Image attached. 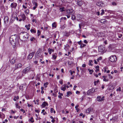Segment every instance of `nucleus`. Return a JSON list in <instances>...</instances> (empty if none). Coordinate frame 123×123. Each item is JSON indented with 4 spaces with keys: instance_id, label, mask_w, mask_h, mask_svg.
<instances>
[{
    "instance_id": "nucleus-1",
    "label": "nucleus",
    "mask_w": 123,
    "mask_h": 123,
    "mask_svg": "<svg viewBox=\"0 0 123 123\" xmlns=\"http://www.w3.org/2000/svg\"><path fill=\"white\" fill-rule=\"evenodd\" d=\"M16 35L15 34L12 35L10 38V43L13 47L18 45L19 44L18 38L16 37Z\"/></svg>"
},
{
    "instance_id": "nucleus-2",
    "label": "nucleus",
    "mask_w": 123,
    "mask_h": 123,
    "mask_svg": "<svg viewBox=\"0 0 123 123\" xmlns=\"http://www.w3.org/2000/svg\"><path fill=\"white\" fill-rule=\"evenodd\" d=\"M20 35H22L23 37V38L25 39V41H27L28 40L29 37L28 34L26 32H22L21 33Z\"/></svg>"
},
{
    "instance_id": "nucleus-3",
    "label": "nucleus",
    "mask_w": 123,
    "mask_h": 123,
    "mask_svg": "<svg viewBox=\"0 0 123 123\" xmlns=\"http://www.w3.org/2000/svg\"><path fill=\"white\" fill-rule=\"evenodd\" d=\"M73 11V10L71 9H68L66 11V16L68 18H69L70 17V15L72 14Z\"/></svg>"
},
{
    "instance_id": "nucleus-4",
    "label": "nucleus",
    "mask_w": 123,
    "mask_h": 123,
    "mask_svg": "<svg viewBox=\"0 0 123 123\" xmlns=\"http://www.w3.org/2000/svg\"><path fill=\"white\" fill-rule=\"evenodd\" d=\"M98 51L101 53H103L105 52V46L101 45L98 47Z\"/></svg>"
},
{
    "instance_id": "nucleus-5",
    "label": "nucleus",
    "mask_w": 123,
    "mask_h": 123,
    "mask_svg": "<svg viewBox=\"0 0 123 123\" xmlns=\"http://www.w3.org/2000/svg\"><path fill=\"white\" fill-rule=\"evenodd\" d=\"M30 66L28 67L23 70L22 72L24 74H26L30 71Z\"/></svg>"
},
{
    "instance_id": "nucleus-6",
    "label": "nucleus",
    "mask_w": 123,
    "mask_h": 123,
    "mask_svg": "<svg viewBox=\"0 0 123 123\" xmlns=\"http://www.w3.org/2000/svg\"><path fill=\"white\" fill-rule=\"evenodd\" d=\"M110 60L112 62L116 61L117 60L116 56L114 55L111 56L109 58Z\"/></svg>"
},
{
    "instance_id": "nucleus-7",
    "label": "nucleus",
    "mask_w": 123,
    "mask_h": 123,
    "mask_svg": "<svg viewBox=\"0 0 123 123\" xmlns=\"http://www.w3.org/2000/svg\"><path fill=\"white\" fill-rule=\"evenodd\" d=\"M40 52L39 51H38L36 53L35 55V59L37 60L38 59V58L40 57L41 55L40 54Z\"/></svg>"
},
{
    "instance_id": "nucleus-8",
    "label": "nucleus",
    "mask_w": 123,
    "mask_h": 123,
    "mask_svg": "<svg viewBox=\"0 0 123 123\" xmlns=\"http://www.w3.org/2000/svg\"><path fill=\"white\" fill-rule=\"evenodd\" d=\"M17 6V4L15 2H13L11 4L10 6L12 8H15Z\"/></svg>"
},
{
    "instance_id": "nucleus-9",
    "label": "nucleus",
    "mask_w": 123,
    "mask_h": 123,
    "mask_svg": "<svg viewBox=\"0 0 123 123\" xmlns=\"http://www.w3.org/2000/svg\"><path fill=\"white\" fill-rule=\"evenodd\" d=\"M22 66L21 64L19 63L18 64L15 65V69H17L20 68Z\"/></svg>"
},
{
    "instance_id": "nucleus-10",
    "label": "nucleus",
    "mask_w": 123,
    "mask_h": 123,
    "mask_svg": "<svg viewBox=\"0 0 123 123\" xmlns=\"http://www.w3.org/2000/svg\"><path fill=\"white\" fill-rule=\"evenodd\" d=\"M97 5L98 6L102 7L104 6V3L102 1H100L97 3Z\"/></svg>"
},
{
    "instance_id": "nucleus-11",
    "label": "nucleus",
    "mask_w": 123,
    "mask_h": 123,
    "mask_svg": "<svg viewBox=\"0 0 123 123\" xmlns=\"http://www.w3.org/2000/svg\"><path fill=\"white\" fill-rule=\"evenodd\" d=\"M4 23L5 24L8 23L9 21L8 18L7 16H5L4 18Z\"/></svg>"
},
{
    "instance_id": "nucleus-12",
    "label": "nucleus",
    "mask_w": 123,
    "mask_h": 123,
    "mask_svg": "<svg viewBox=\"0 0 123 123\" xmlns=\"http://www.w3.org/2000/svg\"><path fill=\"white\" fill-rule=\"evenodd\" d=\"M34 53L35 52H33L30 53L28 56V59H31L33 57Z\"/></svg>"
},
{
    "instance_id": "nucleus-13",
    "label": "nucleus",
    "mask_w": 123,
    "mask_h": 123,
    "mask_svg": "<svg viewBox=\"0 0 123 123\" xmlns=\"http://www.w3.org/2000/svg\"><path fill=\"white\" fill-rule=\"evenodd\" d=\"M16 57H14L10 61V62L12 64H14L16 62Z\"/></svg>"
},
{
    "instance_id": "nucleus-14",
    "label": "nucleus",
    "mask_w": 123,
    "mask_h": 123,
    "mask_svg": "<svg viewBox=\"0 0 123 123\" xmlns=\"http://www.w3.org/2000/svg\"><path fill=\"white\" fill-rule=\"evenodd\" d=\"M33 4L35 6L33 7V9L35 10L37 7L38 6L37 3L35 2H33Z\"/></svg>"
},
{
    "instance_id": "nucleus-15",
    "label": "nucleus",
    "mask_w": 123,
    "mask_h": 123,
    "mask_svg": "<svg viewBox=\"0 0 123 123\" xmlns=\"http://www.w3.org/2000/svg\"><path fill=\"white\" fill-rule=\"evenodd\" d=\"M92 110L93 109L92 108H89L86 110V113H89L92 111Z\"/></svg>"
},
{
    "instance_id": "nucleus-16",
    "label": "nucleus",
    "mask_w": 123,
    "mask_h": 123,
    "mask_svg": "<svg viewBox=\"0 0 123 123\" xmlns=\"http://www.w3.org/2000/svg\"><path fill=\"white\" fill-rule=\"evenodd\" d=\"M20 17L22 19L23 21H24L26 19V17L25 14H24L21 15Z\"/></svg>"
},
{
    "instance_id": "nucleus-17",
    "label": "nucleus",
    "mask_w": 123,
    "mask_h": 123,
    "mask_svg": "<svg viewBox=\"0 0 123 123\" xmlns=\"http://www.w3.org/2000/svg\"><path fill=\"white\" fill-rule=\"evenodd\" d=\"M46 105L48 106V104L45 102H44L43 103L42 105V107H44Z\"/></svg>"
},
{
    "instance_id": "nucleus-18",
    "label": "nucleus",
    "mask_w": 123,
    "mask_h": 123,
    "mask_svg": "<svg viewBox=\"0 0 123 123\" xmlns=\"http://www.w3.org/2000/svg\"><path fill=\"white\" fill-rule=\"evenodd\" d=\"M31 25L28 24V25H26L25 26V27L28 30H29L30 29V26Z\"/></svg>"
},
{
    "instance_id": "nucleus-19",
    "label": "nucleus",
    "mask_w": 123,
    "mask_h": 123,
    "mask_svg": "<svg viewBox=\"0 0 123 123\" xmlns=\"http://www.w3.org/2000/svg\"><path fill=\"white\" fill-rule=\"evenodd\" d=\"M77 3L78 5L79 6H81L82 5V3L80 1H77Z\"/></svg>"
},
{
    "instance_id": "nucleus-20",
    "label": "nucleus",
    "mask_w": 123,
    "mask_h": 123,
    "mask_svg": "<svg viewBox=\"0 0 123 123\" xmlns=\"http://www.w3.org/2000/svg\"><path fill=\"white\" fill-rule=\"evenodd\" d=\"M72 94V93L71 92L68 91V92H67V95L66 96L67 97H68L69 96V95H71Z\"/></svg>"
},
{
    "instance_id": "nucleus-21",
    "label": "nucleus",
    "mask_w": 123,
    "mask_h": 123,
    "mask_svg": "<svg viewBox=\"0 0 123 123\" xmlns=\"http://www.w3.org/2000/svg\"><path fill=\"white\" fill-rule=\"evenodd\" d=\"M88 70L89 72V74H92V73L94 71L93 70H91L89 69H88Z\"/></svg>"
},
{
    "instance_id": "nucleus-22",
    "label": "nucleus",
    "mask_w": 123,
    "mask_h": 123,
    "mask_svg": "<svg viewBox=\"0 0 123 123\" xmlns=\"http://www.w3.org/2000/svg\"><path fill=\"white\" fill-rule=\"evenodd\" d=\"M97 100L98 101L100 102L101 101V97L99 96H98L97 97Z\"/></svg>"
},
{
    "instance_id": "nucleus-23",
    "label": "nucleus",
    "mask_w": 123,
    "mask_h": 123,
    "mask_svg": "<svg viewBox=\"0 0 123 123\" xmlns=\"http://www.w3.org/2000/svg\"><path fill=\"white\" fill-rule=\"evenodd\" d=\"M29 121L32 123H33L34 122L33 118V117H31L29 119Z\"/></svg>"
},
{
    "instance_id": "nucleus-24",
    "label": "nucleus",
    "mask_w": 123,
    "mask_h": 123,
    "mask_svg": "<svg viewBox=\"0 0 123 123\" xmlns=\"http://www.w3.org/2000/svg\"><path fill=\"white\" fill-rule=\"evenodd\" d=\"M77 17L79 19H80L81 18L82 16L81 15L78 14H77Z\"/></svg>"
},
{
    "instance_id": "nucleus-25",
    "label": "nucleus",
    "mask_w": 123,
    "mask_h": 123,
    "mask_svg": "<svg viewBox=\"0 0 123 123\" xmlns=\"http://www.w3.org/2000/svg\"><path fill=\"white\" fill-rule=\"evenodd\" d=\"M86 46V44H84L83 43H82L80 45V47L81 48H82L85 46Z\"/></svg>"
},
{
    "instance_id": "nucleus-26",
    "label": "nucleus",
    "mask_w": 123,
    "mask_h": 123,
    "mask_svg": "<svg viewBox=\"0 0 123 123\" xmlns=\"http://www.w3.org/2000/svg\"><path fill=\"white\" fill-rule=\"evenodd\" d=\"M29 10L28 9H27L25 11V14H29Z\"/></svg>"
},
{
    "instance_id": "nucleus-27",
    "label": "nucleus",
    "mask_w": 123,
    "mask_h": 123,
    "mask_svg": "<svg viewBox=\"0 0 123 123\" xmlns=\"http://www.w3.org/2000/svg\"><path fill=\"white\" fill-rule=\"evenodd\" d=\"M112 5L113 6H116L117 5V3L116 2H112L111 3Z\"/></svg>"
},
{
    "instance_id": "nucleus-28",
    "label": "nucleus",
    "mask_w": 123,
    "mask_h": 123,
    "mask_svg": "<svg viewBox=\"0 0 123 123\" xmlns=\"http://www.w3.org/2000/svg\"><path fill=\"white\" fill-rule=\"evenodd\" d=\"M52 49L49 48L48 49V52L50 54H51L52 52Z\"/></svg>"
},
{
    "instance_id": "nucleus-29",
    "label": "nucleus",
    "mask_w": 123,
    "mask_h": 123,
    "mask_svg": "<svg viewBox=\"0 0 123 123\" xmlns=\"http://www.w3.org/2000/svg\"><path fill=\"white\" fill-rule=\"evenodd\" d=\"M30 31L32 33H35L36 32V31L33 29H31Z\"/></svg>"
},
{
    "instance_id": "nucleus-30",
    "label": "nucleus",
    "mask_w": 123,
    "mask_h": 123,
    "mask_svg": "<svg viewBox=\"0 0 123 123\" xmlns=\"http://www.w3.org/2000/svg\"><path fill=\"white\" fill-rule=\"evenodd\" d=\"M90 91H91V92H92V93H93L95 92V90L94 88H92L90 89Z\"/></svg>"
},
{
    "instance_id": "nucleus-31",
    "label": "nucleus",
    "mask_w": 123,
    "mask_h": 123,
    "mask_svg": "<svg viewBox=\"0 0 123 123\" xmlns=\"http://www.w3.org/2000/svg\"><path fill=\"white\" fill-rule=\"evenodd\" d=\"M66 18L65 17H62L60 18V22H61L63 19L66 20Z\"/></svg>"
},
{
    "instance_id": "nucleus-32",
    "label": "nucleus",
    "mask_w": 123,
    "mask_h": 123,
    "mask_svg": "<svg viewBox=\"0 0 123 123\" xmlns=\"http://www.w3.org/2000/svg\"><path fill=\"white\" fill-rule=\"evenodd\" d=\"M76 17L74 15H72V20H75V19Z\"/></svg>"
},
{
    "instance_id": "nucleus-33",
    "label": "nucleus",
    "mask_w": 123,
    "mask_h": 123,
    "mask_svg": "<svg viewBox=\"0 0 123 123\" xmlns=\"http://www.w3.org/2000/svg\"><path fill=\"white\" fill-rule=\"evenodd\" d=\"M48 84V82H46V83H44V86L45 88L47 87V85Z\"/></svg>"
},
{
    "instance_id": "nucleus-34",
    "label": "nucleus",
    "mask_w": 123,
    "mask_h": 123,
    "mask_svg": "<svg viewBox=\"0 0 123 123\" xmlns=\"http://www.w3.org/2000/svg\"><path fill=\"white\" fill-rule=\"evenodd\" d=\"M52 25L53 27L56 28V23L55 22H54L53 23Z\"/></svg>"
},
{
    "instance_id": "nucleus-35",
    "label": "nucleus",
    "mask_w": 123,
    "mask_h": 123,
    "mask_svg": "<svg viewBox=\"0 0 123 123\" xmlns=\"http://www.w3.org/2000/svg\"><path fill=\"white\" fill-rule=\"evenodd\" d=\"M66 88L65 87H63L61 88V89L63 91H65L66 90Z\"/></svg>"
},
{
    "instance_id": "nucleus-36",
    "label": "nucleus",
    "mask_w": 123,
    "mask_h": 123,
    "mask_svg": "<svg viewBox=\"0 0 123 123\" xmlns=\"http://www.w3.org/2000/svg\"><path fill=\"white\" fill-rule=\"evenodd\" d=\"M91 93H92L91 91H90V90H89L87 91V93L88 95H89L91 94Z\"/></svg>"
},
{
    "instance_id": "nucleus-37",
    "label": "nucleus",
    "mask_w": 123,
    "mask_h": 123,
    "mask_svg": "<svg viewBox=\"0 0 123 123\" xmlns=\"http://www.w3.org/2000/svg\"><path fill=\"white\" fill-rule=\"evenodd\" d=\"M104 10L102 9L101 10V12L100 13V15H102L104 14Z\"/></svg>"
},
{
    "instance_id": "nucleus-38",
    "label": "nucleus",
    "mask_w": 123,
    "mask_h": 123,
    "mask_svg": "<svg viewBox=\"0 0 123 123\" xmlns=\"http://www.w3.org/2000/svg\"><path fill=\"white\" fill-rule=\"evenodd\" d=\"M64 9V8L63 7L62 8H60V11L61 12H62L64 11H65V10Z\"/></svg>"
},
{
    "instance_id": "nucleus-39",
    "label": "nucleus",
    "mask_w": 123,
    "mask_h": 123,
    "mask_svg": "<svg viewBox=\"0 0 123 123\" xmlns=\"http://www.w3.org/2000/svg\"><path fill=\"white\" fill-rule=\"evenodd\" d=\"M15 105L16 106V107L18 108L19 109H20V107L19 106H18V105L17 104H16Z\"/></svg>"
},
{
    "instance_id": "nucleus-40",
    "label": "nucleus",
    "mask_w": 123,
    "mask_h": 123,
    "mask_svg": "<svg viewBox=\"0 0 123 123\" xmlns=\"http://www.w3.org/2000/svg\"><path fill=\"white\" fill-rule=\"evenodd\" d=\"M102 59V57H99V58H98L97 59V62H98L99 60H101Z\"/></svg>"
},
{
    "instance_id": "nucleus-41",
    "label": "nucleus",
    "mask_w": 123,
    "mask_h": 123,
    "mask_svg": "<svg viewBox=\"0 0 123 123\" xmlns=\"http://www.w3.org/2000/svg\"><path fill=\"white\" fill-rule=\"evenodd\" d=\"M92 62V60H90L89 61V62L88 63V64L89 65H91V66L92 65V64H91V62Z\"/></svg>"
},
{
    "instance_id": "nucleus-42",
    "label": "nucleus",
    "mask_w": 123,
    "mask_h": 123,
    "mask_svg": "<svg viewBox=\"0 0 123 123\" xmlns=\"http://www.w3.org/2000/svg\"><path fill=\"white\" fill-rule=\"evenodd\" d=\"M11 19H12V20H14L16 19L15 17L13 15H12V18Z\"/></svg>"
},
{
    "instance_id": "nucleus-43",
    "label": "nucleus",
    "mask_w": 123,
    "mask_h": 123,
    "mask_svg": "<svg viewBox=\"0 0 123 123\" xmlns=\"http://www.w3.org/2000/svg\"><path fill=\"white\" fill-rule=\"evenodd\" d=\"M53 58L54 59H55L56 58L57 56L55 55H54L52 56Z\"/></svg>"
},
{
    "instance_id": "nucleus-44",
    "label": "nucleus",
    "mask_w": 123,
    "mask_h": 123,
    "mask_svg": "<svg viewBox=\"0 0 123 123\" xmlns=\"http://www.w3.org/2000/svg\"><path fill=\"white\" fill-rule=\"evenodd\" d=\"M108 75L109 76V78L110 79H112L113 77L111 76V74H108Z\"/></svg>"
},
{
    "instance_id": "nucleus-45",
    "label": "nucleus",
    "mask_w": 123,
    "mask_h": 123,
    "mask_svg": "<svg viewBox=\"0 0 123 123\" xmlns=\"http://www.w3.org/2000/svg\"><path fill=\"white\" fill-rule=\"evenodd\" d=\"M99 82V80H97L96 81H95L94 82V84L95 85H96V84L98 83Z\"/></svg>"
},
{
    "instance_id": "nucleus-46",
    "label": "nucleus",
    "mask_w": 123,
    "mask_h": 123,
    "mask_svg": "<svg viewBox=\"0 0 123 123\" xmlns=\"http://www.w3.org/2000/svg\"><path fill=\"white\" fill-rule=\"evenodd\" d=\"M107 68V67H105L104 68V71L105 72L106 71V69Z\"/></svg>"
},
{
    "instance_id": "nucleus-47",
    "label": "nucleus",
    "mask_w": 123,
    "mask_h": 123,
    "mask_svg": "<svg viewBox=\"0 0 123 123\" xmlns=\"http://www.w3.org/2000/svg\"><path fill=\"white\" fill-rule=\"evenodd\" d=\"M35 38L34 37H32L30 39V40L31 41H33V39H34L35 40Z\"/></svg>"
},
{
    "instance_id": "nucleus-48",
    "label": "nucleus",
    "mask_w": 123,
    "mask_h": 123,
    "mask_svg": "<svg viewBox=\"0 0 123 123\" xmlns=\"http://www.w3.org/2000/svg\"><path fill=\"white\" fill-rule=\"evenodd\" d=\"M68 25H69L70 26H71L73 25V24H72V23L71 22H69Z\"/></svg>"
},
{
    "instance_id": "nucleus-49",
    "label": "nucleus",
    "mask_w": 123,
    "mask_h": 123,
    "mask_svg": "<svg viewBox=\"0 0 123 123\" xmlns=\"http://www.w3.org/2000/svg\"><path fill=\"white\" fill-rule=\"evenodd\" d=\"M14 21V20H12V19H11V20H10V21L9 23L11 24L13 22V21Z\"/></svg>"
},
{
    "instance_id": "nucleus-50",
    "label": "nucleus",
    "mask_w": 123,
    "mask_h": 123,
    "mask_svg": "<svg viewBox=\"0 0 123 123\" xmlns=\"http://www.w3.org/2000/svg\"><path fill=\"white\" fill-rule=\"evenodd\" d=\"M78 43L79 44V45H81V44L82 43H81V40H80V41L79 42H78Z\"/></svg>"
},
{
    "instance_id": "nucleus-51",
    "label": "nucleus",
    "mask_w": 123,
    "mask_h": 123,
    "mask_svg": "<svg viewBox=\"0 0 123 123\" xmlns=\"http://www.w3.org/2000/svg\"><path fill=\"white\" fill-rule=\"evenodd\" d=\"M103 80L104 81H108V79H107L106 78H104Z\"/></svg>"
},
{
    "instance_id": "nucleus-52",
    "label": "nucleus",
    "mask_w": 123,
    "mask_h": 123,
    "mask_svg": "<svg viewBox=\"0 0 123 123\" xmlns=\"http://www.w3.org/2000/svg\"><path fill=\"white\" fill-rule=\"evenodd\" d=\"M50 110H51V113H53V111H54V109L53 108H52Z\"/></svg>"
},
{
    "instance_id": "nucleus-53",
    "label": "nucleus",
    "mask_w": 123,
    "mask_h": 123,
    "mask_svg": "<svg viewBox=\"0 0 123 123\" xmlns=\"http://www.w3.org/2000/svg\"><path fill=\"white\" fill-rule=\"evenodd\" d=\"M37 33L38 34V36H39L40 35L41 33H40V31H39V30H37Z\"/></svg>"
},
{
    "instance_id": "nucleus-54",
    "label": "nucleus",
    "mask_w": 123,
    "mask_h": 123,
    "mask_svg": "<svg viewBox=\"0 0 123 123\" xmlns=\"http://www.w3.org/2000/svg\"><path fill=\"white\" fill-rule=\"evenodd\" d=\"M104 97L103 96L102 98H101V101H102L104 100Z\"/></svg>"
},
{
    "instance_id": "nucleus-55",
    "label": "nucleus",
    "mask_w": 123,
    "mask_h": 123,
    "mask_svg": "<svg viewBox=\"0 0 123 123\" xmlns=\"http://www.w3.org/2000/svg\"><path fill=\"white\" fill-rule=\"evenodd\" d=\"M76 111L77 112H78L80 110V109L78 108H77L76 109Z\"/></svg>"
},
{
    "instance_id": "nucleus-56",
    "label": "nucleus",
    "mask_w": 123,
    "mask_h": 123,
    "mask_svg": "<svg viewBox=\"0 0 123 123\" xmlns=\"http://www.w3.org/2000/svg\"><path fill=\"white\" fill-rule=\"evenodd\" d=\"M122 34H120L119 35L118 37L119 38H121V37L122 36Z\"/></svg>"
},
{
    "instance_id": "nucleus-57",
    "label": "nucleus",
    "mask_w": 123,
    "mask_h": 123,
    "mask_svg": "<svg viewBox=\"0 0 123 123\" xmlns=\"http://www.w3.org/2000/svg\"><path fill=\"white\" fill-rule=\"evenodd\" d=\"M95 68L97 69H98L99 68V66L98 65L96 66L95 67Z\"/></svg>"
},
{
    "instance_id": "nucleus-58",
    "label": "nucleus",
    "mask_w": 123,
    "mask_h": 123,
    "mask_svg": "<svg viewBox=\"0 0 123 123\" xmlns=\"http://www.w3.org/2000/svg\"><path fill=\"white\" fill-rule=\"evenodd\" d=\"M52 94L55 97H56V94L55 93H53Z\"/></svg>"
},
{
    "instance_id": "nucleus-59",
    "label": "nucleus",
    "mask_w": 123,
    "mask_h": 123,
    "mask_svg": "<svg viewBox=\"0 0 123 123\" xmlns=\"http://www.w3.org/2000/svg\"><path fill=\"white\" fill-rule=\"evenodd\" d=\"M79 68L78 67H76V69L77 70V72H78V73L80 71L79 70Z\"/></svg>"
},
{
    "instance_id": "nucleus-60",
    "label": "nucleus",
    "mask_w": 123,
    "mask_h": 123,
    "mask_svg": "<svg viewBox=\"0 0 123 123\" xmlns=\"http://www.w3.org/2000/svg\"><path fill=\"white\" fill-rule=\"evenodd\" d=\"M35 111L37 113H39V112L40 111L39 110H35Z\"/></svg>"
},
{
    "instance_id": "nucleus-61",
    "label": "nucleus",
    "mask_w": 123,
    "mask_h": 123,
    "mask_svg": "<svg viewBox=\"0 0 123 123\" xmlns=\"http://www.w3.org/2000/svg\"><path fill=\"white\" fill-rule=\"evenodd\" d=\"M55 120L53 119H52L51 121V122L53 123H54L55 122Z\"/></svg>"
},
{
    "instance_id": "nucleus-62",
    "label": "nucleus",
    "mask_w": 123,
    "mask_h": 123,
    "mask_svg": "<svg viewBox=\"0 0 123 123\" xmlns=\"http://www.w3.org/2000/svg\"><path fill=\"white\" fill-rule=\"evenodd\" d=\"M86 66V65L85 64H83L82 65V67H85Z\"/></svg>"
},
{
    "instance_id": "nucleus-63",
    "label": "nucleus",
    "mask_w": 123,
    "mask_h": 123,
    "mask_svg": "<svg viewBox=\"0 0 123 123\" xmlns=\"http://www.w3.org/2000/svg\"><path fill=\"white\" fill-rule=\"evenodd\" d=\"M84 43H88V42L86 40H85L84 41Z\"/></svg>"
},
{
    "instance_id": "nucleus-64",
    "label": "nucleus",
    "mask_w": 123,
    "mask_h": 123,
    "mask_svg": "<svg viewBox=\"0 0 123 123\" xmlns=\"http://www.w3.org/2000/svg\"><path fill=\"white\" fill-rule=\"evenodd\" d=\"M69 72L71 73V75H72L73 74L72 71L71 70H70L69 71Z\"/></svg>"
}]
</instances>
